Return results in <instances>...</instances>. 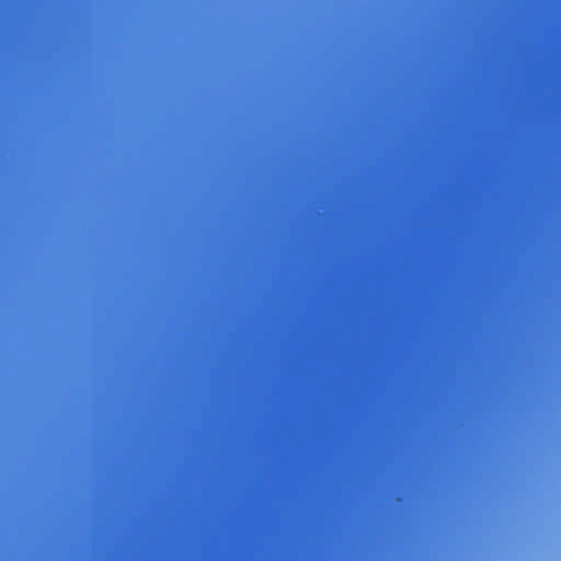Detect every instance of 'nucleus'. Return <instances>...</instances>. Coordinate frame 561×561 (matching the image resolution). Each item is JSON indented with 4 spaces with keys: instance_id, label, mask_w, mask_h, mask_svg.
I'll use <instances>...</instances> for the list:
<instances>
[{
    "instance_id": "nucleus-1",
    "label": "nucleus",
    "mask_w": 561,
    "mask_h": 561,
    "mask_svg": "<svg viewBox=\"0 0 561 561\" xmlns=\"http://www.w3.org/2000/svg\"><path fill=\"white\" fill-rule=\"evenodd\" d=\"M165 321H196L203 323H504L561 318H151Z\"/></svg>"
},
{
    "instance_id": "nucleus-2",
    "label": "nucleus",
    "mask_w": 561,
    "mask_h": 561,
    "mask_svg": "<svg viewBox=\"0 0 561 561\" xmlns=\"http://www.w3.org/2000/svg\"><path fill=\"white\" fill-rule=\"evenodd\" d=\"M206 316H561L552 312H206Z\"/></svg>"
}]
</instances>
